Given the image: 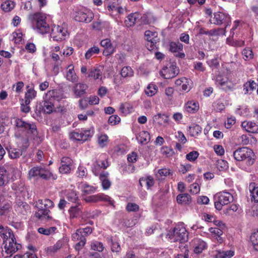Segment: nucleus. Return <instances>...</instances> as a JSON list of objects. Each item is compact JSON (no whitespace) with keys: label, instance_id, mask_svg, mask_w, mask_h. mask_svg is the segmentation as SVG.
<instances>
[{"label":"nucleus","instance_id":"obj_1","mask_svg":"<svg viewBox=\"0 0 258 258\" xmlns=\"http://www.w3.org/2000/svg\"><path fill=\"white\" fill-rule=\"evenodd\" d=\"M48 16L42 12L32 13L29 15L28 21L34 30L41 34H45L49 33L50 30Z\"/></svg>","mask_w":258,"mask_h":258},{"label":"nucleus","instance_id":"obj_2","mask_svg":"<svg viewBox=\"0 0 258 258\" xmlns=\"http://www.w3.org/2000/svg\"><path fill=\"white\" fill-rule=\"evenodd\" d=\"M0 236L3 239L6 257H10L15 252L16 241L12 231L8 227L0 225Z\"/></svg>","mask_w":258,"mask_h":258},{"label":"nucleus","instance_id":"obj_3","mask_svg":"<svg viewBox=\"0 0 258 258\" xmlns=\"http://www.w3.org/2000/svg\"><path fill=\"white\" fill-rule=\"evenodd\" d=\"M63 98V94L61 91L57 90H49L45 94L43 98V111L46 113H51L54 109V102L59 101Z\"/></svg>","mask_w":258,"mask_h":258},{"label":"nucleus","instance_id":"obj_4","mask_svg":"<svg viewBox=\"0 0 258 258\" xmlns=\"http://www.w3.org/2000/svg\"><path fill=\"white\" fill-rule=\"evenodd\" d=\"M167 238L171 242H183L188 240V232L182 223L177 224L173 229L169 231Z\"/></svg>","mask_w":258,"mask_h":258},{"label":"nucleus","instance_id":"obj_5","mask_svg":"<svg viewBox=\"0 0 258 258\" xmlns=\"http://www.w3.org/2000/svg\"><path fill=\"white\" fill-rule=\"evenodd\" d=\"M234 159L238 161H243L247 166H250L254 161V154L250 149L247 147L239 148L233 153Z\"/></svg>","mask_w":258,"mask_h":258},{"label":"nucleus","instance_id":"obj_6","mask_svg":"<svg viewBox=\"0 0 258 258\" xmlns=\"http://www.w3.org/2000/svg\"><path fill=\"white\" fill-rule=\"evenodd\" d=\"M69 35L68 25L65 23L61 25H54L51 28L50 36L54 41L64 40L69 37Z\"/></svg>","mask_w":258,"mask_h":258},{"label":"nucleus","instance_id":"obj_7","mask_svg":"<svg viewBox=\"0 0 258 258\" xmlns=\"http://www.w3.org/2000/svg\"><path fill=\"white\" fill-rule=\"evenodd\" d=\"M29 174L31 177L39 176L45 180H55L57 178V175L53 174L48 168L38 166L32 168Z\"/></svg>","mask_w":258,"mask_h":258},{"label":"nucleus","instance_id":"obj_8","mask_svg":"<svg viewBox=\"0 0 258 258\" xmlns=\"http://www.w3.org/2000/svg\"><path fill=\"white\" fill-rule=\"evenodd\" d=\"M23 132L25 136L27 142L29 136H33L37 134L36 126L34 123L24 121L22 119H17V133Z\"/></svg>","mask_w":258,"mask_h":258},{"label":"nucleus","instance_id":"obj_9","mask_svg":"<svg viewBox=\"0 0 258 258\" xmlns=\"http://www.w3.org/2000/svg\"><path fill=\"white\" fill-rule=\"evenodd\" d=\"M214 226L209 228V231L215 241L219 244L224 242V239L221 236L225 228V224L220 220L214 221Z\"/></svg>","mask_w":258,"mask_h":258},{"label":"nucleus","instance_id":"obj_10","mask_svg":"<svg viewBox=\"0 0 258 258\" xmlns=\"http://www.w3.org/2000/svg\"><path fill=\"white\" fill-rule=\"evenodd\" d=\"M214 199L215 208L221 210L224 205H227L233 201V197L230 192L224 190L216 194Z\"/></svg>","mask_w":258,"mask_h":258},{"label":"nucleus","instance_id":"obj_11","mask_svg":"<svg viewBox=\"0 0 258 258\" xmlns=\"http://www.w3.org/2000/svg\"><path fill=\"white\" fill-rule=\"evenodd\" d=\"M213 80L217 87L225 91L232 90L236 85V83L227 76L219 74L215 76Z\"/></svg>","mask_w":258,"mask_h":258},{"label":"nucleus","instance_id":"obj_12","mask_svg":"<svg viewBox=\"0 0 258 258\" xmlns=\"http://www.w3.org/2000/svg\"><path fill=\"white\" fill-rule=\"evenodd\" d=\"M94 15L92 12L86 8L80 9L75 17L76 21L79 22H84L85 23L90 22L93 18Z\"/></svg>","mask_w":258,"mask_h":258},{"label":"nucleus","instance_id":"obj_13","mask_svg":"<svg viewBox=\"0 0 258 258\" xmlns=\"http://www.w3.org/2000/svg\"><path fill=\"white\" fill-rule=\"evenodd\" d=\"M175 87L181 92H189L192 88V81L185 77H181L175 80Z\"/></svg>","mask_w":258,"mask_h":258},{"label":"nucleus","instance_id":"obj_14","mask_svg":"<svg viewBox=\"0 0 258 258\" xmlns=\"http://www.w3.org/2000/svg\"><path fill=\"white\" fill-rule=\"evenodd\" d=\"M210 21L211 23L220 25L224 23H228L230 22V18L225 13L218 12L214 13V16L211 18Z\"/></svg>","mask_w":258,"mask_h":258},{"label":"nucleus","instance_id":"obj_15","mask_svg":"<svg viewBox=\"0 0 258 258\" xmlns=\"http://www.w3.org/2000/svg\"><path fill=\"white\" fill-rule=\"evenodd\" d=\"M72 239L74 241H79L75 246L77 250L81 249L86 244V239L80 229H77L72 235Z\"/></svg>","mask_w":258,"mask_h":258},{"label":"nucleus","instance_id":"obj_16","mask_svg":"<svg viewBox=\"0 0 258 258\" xmlns=\"http://www.w3.org/2000/svg\"><path fill=\"white\" fill-rule=\"evenodd\" d=\"M87 202H97L99 201H103L108 202L110 205L113 206L114 201L112 200L109 196L103 194H99L87 197L85 199Z\"/></svg>","mask_w":258,"mask_h":258},{"label":"nucleus","instance_id":"obj_17","mask_svg":"<svg viewBox=\"0 0 258 258\" xmlns=\"http://www.w3.org/2000/svg\"><path fill=\"white\" fill-rule=\"evenodd\" d=\"M179 73V69L175 63H171L169 66L163 68L162 74L164 78L169 79L173 78Z\"/></svg>","mask_w":258,"mask_h":258},{"label":"nucleus","instance_id":"obj_18","mask_svg":"<svg viewBox=\"0 0 258 258\" xmlns=\"http://www.w3.org/2000/svg\"><path fill=\"white\" fill-rule=\"evenodd\" d=\"M73 165L72 159L68 157H63L61 159L60 166L59 168L60 173L68 174L70 172Z\"/></svg>","mask_w":258,"mask_h":258},{"label":"nucleus","instance_id":"obj_19","mask_svg":"<svg viewBox=\"0 0 258 258\" xmlns=\"http://www.w3.org/2000/svg\"><path fill=\"white\" fill-rule=\"evenodd\" d=\"M100 45L104 48L103 53L105 56L110 55L115 51L116 46L113 45L110 39L106 38L102 40Z\"/></svg>","mask_w":258,"mask_h":258},{"label":"nucleus","instance_id":"obj_20","mask_svg":"<svg viewBox=\"0 0 258 258\" xmlns=\"http://www.w3.org/2000/svg\"><path fill=\"white\" fill-rule=\"evenodd\" d=\"M78 188L82 192L83 196L93 194L96 192L97 187L89 184L86 181L79 182L77 184Z\"/></svg>","mask_w":258,"mask_h":258},{"label":"nucleus","instance_id":"obj_21","mask_svg":"<svg viewBox=\"0 0 258 258\" xmlns=\"http://www.w3.org/2000/svg\"><path fill=\"white\" fill-rule=\"evenodd\" d=\"M194 252L200 254L208 248L207 243L201 239H195L192 241Z\"/></svg>","mask_w":258,"mask_h":258},{"label":"nucleus","instance_id":"obj_22","mask_svg":"<svg viewBox=\"0 0 258 258\" xmlns=\"http://www.w3.org/2000/svg\"><path fill=\"white\" fill-rule=\"evenodd\" d=\"M183 45L179 42H171L169 44V50L173 53H177L175 56L179 58H184L185 54L181 52Z\"/></svg>","mask_w":258,"mask_h":258},{"label":"nucleus","instance_id":"obj_23","mask_svg":"<svg viewBox=\"0 0 258 258\" xmlns=\"http://www.w3.org/2000/svg\"><path fill=\"white\" fill-rule=\"evenodd\" d=\"M235 254V250L230 249L228 250H216L213 252V258H231Z\"/></svg>","mask_w":258,"mask_h":258},{"label":"nucleus","instance_id":"obj_24","mask_svg":"<svg viewBox=\"0 0 258 258\" xmlns=\"http://www.w3.org/2000/svg\"><path fill=\"white\" fill-rule=\"evenodd\" d=\"M108 166L107 161L106 160H98L94 163L92 166V171L95 175L100 174L102 169H104Z\"/></svg>","mask_w":258,"mask_h":258},{"label":"nucleus","instance_id":"obj_25","mask_svg":"<svg viewBox=\"0 0 258 258\" xmlns=\"http://www.w3.org/2000/svg\"><path fill=\"white\" fill-rule=\"evenodd\" d=\"M242 127L251 133H258V123L252 121H244L241 123Z\"/></svg>","mask_w":258,"mask_h":258},{"label":"nucleus","instance_id":"obj_26","mask_svg":"<svg viewBox=\"0 0 258 258\" xmlns=\"http://www.w3.org/2000/svg\"><path fill=\"white\" fill-rule=\"evenodd\" d=\"M68 212L71 219L80 217L82 214V207L80 204L77 203V205L71 206Z\"/></svg>","mask_w":258,"mask_h":258},{"label":"nucleus","instance_id":"obj_27","mask_svg":"<svg viewBox=\"0 0 258 258\" xmlns=\"http://www.w3.org/2000/svg\"><path fill=\"white\" fill-rule=\"evenodd\" d=\"M141 18V15L139 13H134L128 15L124 21V24L127 27L134 26L135 23Z\"/></svg>","mask_w":258,"mask_h":258},{"label":"nucleus","instance_id":"obj_28","mask_svg":"<svg viewBox=\"0 0 258 258\" xmlns=\"http://www.w3.org/2000/svg\"><path fill=\"white\" fill-rule=\"evenodd\" d=\"M153 122L160 125H164L168 122L169 117L164 114L158 113L153 116Z\"/></svg>","mask_w":258,"mask_h":258},{"label":"nucleus","instance_id":"obj_29","mask_svg":"<svg viewBox=\"0 0 258 258\" xmlns=\"http://www.w3.org/2000/svg\"><path fill=\"white\" fill-rule=\"evenodd\" d=\"M158 34L156 32H153L150 30L146 31L145 32V39L149 43H150V47L151 49L153 48V46L158 41Z\"/></svg>","mask_w":258,"mask_h":258},{"label":"nucleus","instance_id":"obj_30","mask_svg":"<svg viewBox=\"0 0 258 258\" xmlns=\"http://www.w3.org/2000/svg\"><path fill=\"white\" fill-rule=\"evenodd\" d=\"M199 109V102L196 100H189L185 103V110L190 113H194L198 111Z\"/></svg>","mask_w":258,"mask_h":258},{"label":"nucleus","instance_id":"obj_31","mask_svg":"<svg viewBox=\"0 0 258 258\" xmlns=\"http://www.w3.org/2000/svg\"><path fill=\"white\" fill-rule=\"evenodd\" d=\"M65 77L68 81L72 83H75L77 81L78 77L75 72L74 67L73 64H70L68 67Z\"/></svg>","mask_w":258,"mask_h":258},{"label":"nucleus","instance_id":"obj_32","mask_svg":"<svg viewBox=\"0 0 258 258\" xmlns=\"http://www.w3.org/2000/svg\"><path fill=\"white\" fill-rule=\"evenodd\" d=\"M99 179L102 187L104 190H107L110 188L111 183L108 179V173L107 172H102L100 174Z\"/></svg>","mask_w":258,"mask_h":258},{"label":"nucleus","instance_id":"obj_33","mask_svg":"<svg viewBox=\"0 0 258 258\" xmlns=\"http://www.w3.org/2000/svg\"><path fill=\"white\" fill-rule=\"evenodd\" d=\"M140 184L141 186H145L147 189H150L154 184V180L150 175H145L140 179Z\"/></svg>","mask_w":258,"mask_h":258},{"label":"nucleus","instance_id":"obj_34","mask_svg":"<svg viewBox=\"0 0 258 258\" xmlns=\"http://www.w3.org/2000/svg\"><path fill=\"white\" fill-rule=\"evenodd\" d=\"M87 86L85 84L78 83L75 84L73 88L74 94L76 97H81L85 93Z\"/></svg>","mask_w":258,"mask_h":258},{"label":"nucleus","instance_id":"obj_35","mask_svg":"<svg viewBox=\"0 0 258 258\" xmlns=\"http://www.w3.org/2000/svg\"><path fill=\"white\" fill-rule=\"evenodd\" d=\"M81 135V138H82V140H81V141L85 142L90 138H91L94 133V131L93 127H90V128L85 130V129H81L80 130Z\"/></svg>","mask_w":258,"mask_h":258},{"label":"nucleus","instance_id":"obj_36","mask_svg":"<svg viewBox=\"0 0 258 258\" xmlns=\"http://www.w3.org/2000/svg\"><path fill=\"white\" fill-rule=\"evenodd\" d=\"M137 139L141 144H146L150 140V135L148 132L142 131L137 136Z\"/></svg>","mask_w":258,"mask_h":258},{"label":"nucleus","instance_id":"obj_37","mask_svg":"<svg viewBox=\"0 0 258 258\" xmlns=\"http://www.w3.org/2000/svg\"><path fill=\"white\" fill-rule=\"evenodd\" d=\"M9 174L4 166L0 165V186L5 185L8 182Z\"/></svg>","mask_w":258,"mask_h":258},{"label":"nucleus","instance_id":"obj_38","mask_svg":"<svg viewBox=\"0 0 258 258\" xmlns=\"http://www.w3.org/2000/svg\"><path fill=\"white\" fill-rule=\"evenodd\" d=\"M50 211L46 209H38L35 212L37 218L40 219H49L50 218Z\"/></svg>","mask_w":258,"mask_h":258},{"label":"nucleus","instance_id":"obj_39","mask_svg":"<svg viewBox=\"0 0 258 258\" xmlns=\"http://www.w3.org/2000/svg\"><path fill=\"white\" fill-rule=\"evenodd\" d=\"M258 85L256 83L252 80H249L243 85V91L244 94L250 93L255 89Z\"/></svg>","mask_w":258,"mask_h":258},{"label":"nucleus","instance_id":"obj_40","mask_svg":"<svg viewBox=\"0 0 258 258\" xmlns=\"http://www.w3.org/2000/svg\"><path fill=\"white\" fill-rule=\"evenodd\" d=\"M88 77L92 78L94 80H101L102 72L98 69L92 68L90 70Z\"/></svg>","mask_w":258,"mask_h":258},{"label":"nucleus","instance_id":"obj_41","mask_svg":"<svg viewBox=\"0 0 258 258\" xmlns=\"http://www.w3.org/2000/svg\"><path fill=\"white\" fill-rule=\"evenodd\" d=\"M158 91V87L154 83H150L145 89V93L149 97L155 95Z\"/></svg>","mask_w":258,"mask_h":258},{"label":"nucleus","instance_id":"obj_42","mask_svg":"<svg viewBox=\"0 0 258 258\" xmlns=\"http://www.w3.org/2000/svg\"><path fill=\"white\" fill-rule=\"evenodd\" d=\"M37 92L34 90V88L27 87V90L25 92V100L31 102L36 97Z\"/></svg>","mask_w":258,"mask_h":258},{"label":"nucleus","instance_id":"obj_43","mask_svg":"<svg viewBox=\"0 0 258 258\" xmlns=\"http://www.w3.org/2000/svg\"><path fill=\"white\" fill-rule=\"evenodd\" d=\"M57 228L55 227H50L48 228L40 227L38 229V232L45 235H52L56 232Z\"/></svg>","mask_w":258,"mask_h":258},{"label":"nucleus","instance_id":"obj_44","mask_svg":"<svg viewBox=\"0 0 258 258\" xmlns=\"http://www.w3.org/2000/svg\"><path fill=\"white\" fill-rule=\"evenodd\" d=\"M100 52V49L98 46H94L88 49L85 54V57L89 59L92 57L98 54Z\"/></svg>","mask_w":258,"mask_h":258},{"label":"nucleus","instance_id":"obj_45","mask_svg":"<svg viewBox=\"0 0 258 258\" xmlns=\"http://www.w3.org/2000/svg\"><path fill=\"white\" fill-rule=\"evenodd\" d=\"M249 189L252 199L258 203V186L255 183H251L249 185Z\"/></svg>","mask_w":258,"mask_h":258},{"label":"nucleus","instance_id":"obj_46","mask_svg":"<svg viewBox=\"0 0 258 258\" xmlns=\"http://www.w3.org/2000/svg\"><path fill=\"white\" fill-rule=\"evenodd\" d=\"M91 248L92 250L98 251L99 252L102 251L104 249L103 244L98 241L93 240L91 242Z\"/></svg>","mask_w":258,"mask_h":258},{"label":"nucleus","instance_id":"obj_47","mask_svg":"<svg viewBox=\"0 0 258 258\" xmlns=\"http://www.w3.org/2000/svg\"><path fill=\"white\" fill-rule=\"evenodd\" d=\"M25 50H27L29 53H34L36 51V47L33 43L28 42L25 46V50L22 49L20 51L21 55L23 54L25 52Z\"/></svg>","mask_w":258,"mask_h":258},{"label":"nucleus","instance_id":"obj_48","mask_svg":"<svg viewBox=\"0 0 258 258\" xmlns=\"http://www.w3.org/2000/svg\"><path fill=\"white\" fill-rule=\"evenodd\" d=\"M119 110L122 114L126 115L132 111L133 107L129 103H122L120 105Z\"/></svg>","mask_w":258,"mask_h":258},{"label":"nucleus","instance_id":"obj_49","mask_svg":"<svg viewBox=\"0 0 258 258\" xmlns=\"http://www.w3.org/2000/svg\"><path fill=\"white\" fill-rule=\"evenodd\" d=\"M227 43L234 47H242L244 45V41L243 39L233 40L230 37L227 39Z\"/></svg>","mask_w":258,"mask_h":258},{"label":"nucleus","instance_id":"obj_50","mask_svg":"<svg viewBox=\"0 0 258 258\" xmlns=\"http://www.w3.org/2000/svg\"><path fill=\"white\" fill-rule=\"evenodd\" d=\"M120 75L123 78L131 77L134 75V71L130 67H124L121 70Z\"/></svg>","mask_w":258,"mask_h":258},{"label":"nucleus","instance_id":"obj_51","mask_svg":"<svg viewBox=\"0 0 258 258\" xmlns=\"http://www.w3.org/2000/svg\"><path fill=\"white\" fill-rule=\"evenodd\" d=\"M242 55L244 60H247L252 59L253 57V53L251 48H244L242 51Z\"/></svg>","mask_w":258,"mask_h":258},{"label":"nucleus","instance_id":"obj_52","mask_svg":"<svg viewBox=\"0 0 258 258\" xmlns=\"http://www.w3.org/2000/svg\"><path fill=\"white\" fill-rule=\"evenodd\" d=\"M15 6V3L11 1H7L3 3L1 5L2 9L5 12H9L11 11Z\"/></svg>","mask_w":258,"mask_h":258},{"label":"nucleus","instance_id":"obj_53","mask_svg":"<svg viewBox=\"0 0 258 258\" xmlns=\"http://www.w3.org/2000/svg\"><path fill=\"white\" fill-rule=\"evenodd\" d=\"M108 143V136L105 134H101L98 137V143L100 147L103 148Z\"/></svg>","mask_w":258,"mask_h":258},{"label":"nucleus","instance_id":"obj_54","mask_svg":"<svg viewBox=\"0 0 258 258\" xmlns=\"http://www.w3.org/2000/svg\"><path fill=\"white\" fill-rule=\"evenodd\" d=\"M189 197L187 194H180L177 196L176 200L178 204H186L188 202Z\"/></svg>","mask_w":258,"mask_h":258},{"label":"nucleus","instance_id":"obj_55","mask_svg":"<svg viewBox=\"0 0 258 258\" xmlns=\"http://www.w3.org/2000/svg\"><path fill=\"white\" fill-rule=\"evenodd\" d=\"M250 238L254 249L258 251V231L253 232Z\"/></svg>","mask_w":258,"mask_h":258},{"label":"nucleus","instance_id":"obj_56","mask_svg":"<svg viewBox=\"0 0 258 258\" xmlns=\"http://www.w3.org/2000/svg\"><path fill=\"white\" fill-rule=\"evenodd\" d=\"M30 102L25 99H22L21 101V110L24 113H28L30 110L29 104Z\"/></svg>","mask_w":258,"mask_h":258},{"label":"nucleus","instance_id":"obj_57","mask_svg":"<svg viewBox=\"0 0 258 258\" xmlns=\"http://www.w3.org/2000/svg\"><path fill=\"white\" fill-rule=\"evenodd\" d=\"M242 22L239 20H236L234 22L233 26L232 28L231 29L230 31V37H233L234 35L235 34V32L234 31L238 30H239L241 28H242Z\"/></svg>","mask_w":258,"mask_h":258},{"label":"nucleus","instance_id":"obj_58","mask_svg":"<svg viewBox=\"0 0 258 258\" xmlns=\"http://www.w3.org/2000/svg\"><path fill=\"white\" fill-rule=\"evenodd\" d=\"M67 198L71 202L75 203L78 200V196L75 191L71 190L68 192Z\"/></svg>","mask_w":258,"mask_h":258},{"label":"nucleus","instance_id":"obj_59","mask_svg":"<svg viewBox=\"0 0 258 258\" xmlns=\"http://www.w3.org/2000/svg\"><path fill=\"white\" fill-rule=\"evenodd\" d=\"M80 130H76L70 134V138L73 141H81Z\"/></svg>","mask_w":258,"mask_h":258},{"label":"nucleus","instance_id":"obj_60","mask_svg":"<svg viewBox=\"0 0 258 258\" xmlns=\"http://www.w3.org/2000/svg\"><path fill=\"white\" fill-rule=\"evenodd\" d=\"M199 153L196 151H193L186 155V159L190 162H194L199 157Z\"/></svg>","mask_w":258,"mask_h":258},{"label":"nucleus","instance_id":"obj_61","mask_svg":"<svg viewBox=\"0 0 258 258\" xmlns=\"http://www.w3.org/2000/svg\"><path fill=\"white\" fill-rule=\"evenodd\" d=\"M120 122V118L117 115H111L108 120V122L111 125H114Z\"/></svg>","mask_w":258,"mask_h":258},{"label":"nucleus","instance_id":"obj_62","mask_svg":"<svg viewBox=\"0 0 258 258\" xmlns=\"http://www.w3.org/2000/svg\"><path fill=\"white\" fill-rule=\"evenodd\" d=\"M112 30L110 23L107 21L102 22L101 31H104L106 34H109Z\"/></svg>","mask_w":258,"mask_h":258},{"label":"nucleus","instance_id":"obj_63","mask_svg":"<svg viewBox=\"0 0 258 258\" xmlns=\"http://www.w3.org/2000/svg\"><path fill=\"white\" fill-rule=\"evenodd\" d=\"M213 107L216 111L218 112L221 111L225 108L224 104L220 100L215 101L213 104Z\"/></svg>","mask_w":258,"mask_h":258},{"label":"nucleus","instance_id":"obj_64","mask_svg":"<svg viewBox=\"0 0 258 258\" xmlns=\"http://www.w3.org/2000/svg\"><path fill=\"white\" fill-rule=\"evenodd\" d=\"M161 153L166 157H170L173 155V151L172 149L167 146H164L161 148Z\"/></svg>","mask_w":258,"mask_h":258}]
</instances>
